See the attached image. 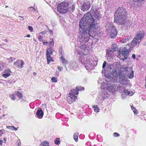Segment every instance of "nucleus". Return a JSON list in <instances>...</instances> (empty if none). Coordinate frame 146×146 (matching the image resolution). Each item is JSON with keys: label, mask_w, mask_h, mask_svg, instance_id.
<instances>
[{"label": "nucleus", "mask_w": 146, "mask_h": 146, "mask_svg": "<svg viewBox=\"0 0 146 146\" xmlns=\"http://www.w3.org/2000/svg\"><path fill=\"white\" fill-rule=\"evenodd\" d=\"M90 3L89 1L84 2L81 6V9L84 11H87L90 8Z\"/></svg>", "instance_id": "11"}, {"label": "nucleus", "mask_w": 146, "mask_h": 146, "mask_svg": "<svg viewBox=\"0 0 146 146\" xmlns=\"http://www.w3.org/2000/svg\"><path fill=\"white\" fill-rule=\"evenodd\" d=\"M92 27H91L90 30L88 29H82L80 28L79 29L80 32L79 35L78 40L80 42V45L82 46L87 43L90 39V36L95 38L98 35L96 31H92Z\"/></svg>", "instance_id": "2"}, {"label": "nucleus", "mask_w": 146, "mask_h": 146, "mask_svg": "<svg viewBox=\"0 0 146 146\" xmlns=\"http://www.w3.org/2000/svg\"><path fill=\"white\" fill-rule=\"evenodd\" d=\"M69 4L66 2H63L59 3L57 7L58 11L60 13H65L68 11Z\"/></svg>", "instance_id": "8"}, {"label": "nucleus", "mask_w": 146, "mask_h": 146, "mask_svg": "<svg viewBox=\"0 0 146 146\" xmlns=\"http://www.w3.org/2000/svg\"><path fill=\"white\" fill-rule=\"evenodd\" d=\"M54 50L52 46H50L49 48H48L46 50V56L51 55L52 54V53Z\"/></svg>", "instance_id": "16"}, {"label": "nucleus", "mask_w": 146, "mask_h": 146, "mask_svg": "<svg viewBox=\"0 0 146 146\" xmlns=\"http://www.w3.org/2000/svg\"><path fill=\"white\" fill-rule=\"evenodd\" d=\"M129 52V50H125L122 52V56L125 57L124 59H126L127 58Z\"/></svg>", "instance_id": "19"}, {"label": "nucleus", "mask_w": 146, "mask_h": 146, "mask_svg": "<svg viewBox=\"0 0 146 146\" xmlns=\"http://www.w3.org/2000/svg\"><path fill=\"white\" fill-rule=\"evenodd\" d=\"M15 94L17 96L19 97V99H21L23 96L22 93L20 92L19 91L16 92H15Z\"/></svg>", "instance_id": "28"}, {"label": "nucleus", "mask_w": 146, "mask_h": 146, "mask_svg": "<svg viewBox=\"0 0 146 146\" xmlns=\"http://www.w3.org/2000/svg\"><path fill=\"white\" fill-rule=\"evenodd\" d=\"M112 75L113 77L115 78H119V82L123 85H127L129 83V80L126 78V76H125V74L123 73L122 72L119 73L116 70L112 71Z\"/></svg>", "instance_id": "5"}, {"label": "nucleus", "mask_w": 146, "mask_h": 146, "mask_svg": "<svg viewBox=\"0 0 146 146\" xmlns=\"http://www.w3.org/2000/svg\"><path fill=\"white\" fill-rule=\"evenodd\" d=\"M84 89L83 87L80 86H77L76 89H72L71 90L70 92L69 93V97L67 98L68 102L69 100H71V103L74 102L77 98V97L75 96V94L77 95L78 94V91L84 90Z\"/></svg>", "instance_id": "6"}, {"label": "nucleus", "mask_w": 146, "mask_h": 146, "mask_svg": "<svg viewBox=\"0 0 146 146\" xmlns=\"http://www.w3.org/2000/svg\"><path fill=\"white\" fill-rule=\"evenodd\" d=\"M14 126H7V128L8 129H11L12 130H13V128Z\"/></svg>", "instance_id": "44"}, {"label": "nucleus", "mask_w": 146, "mask_h": 146, "mask_svg": "<svg viewBox=\"0 0 146 146\" xmlns=\"http://www.w3.org/2000/svg\"><path fill=\"white\" fill-rule=\"evenodd\" d=\"M106 61H104L102 65V68L104 70H105L106 68Z\"/></svg>", "instance_id": "38"}, {"label": "nucleus", "mask_w": 146, "mask_h": 146, "mask_svg": "<svg viewBox=\"0 0 146 146\" xmlns=\"http://www.w3.org/2000/svg\"><path fill=\"white\" fill-rule=\"evenodd\" d=\"M75 5H73L72 6L70 7L69 8L68 7V11L71 13L74 12L75 9Z\"/></svg>", "instance_id": "21"}, {"label": "nucleus", "mask_w": 146, "mask_h": 146, "mask_svg": "<svg viewBox=\"0 0 146 146\" xmlns=\"http://www.w3.org/2000/svg\"><path fill=\"white\" fill-rule=\"evenodd\" d=\"M58 70L59 71H61V68H61L59 66H58Z\"/></svg>", "instance_id": "54"}, {"label": "nucleus", "mask_w": 146, "mask_h": 146, "mask_svg": "<svg viewBox=\"0 0 146 146\" xmlns=\"http://www.w3.org/2000/svg\"><path fill=\"white\" fill-rule=\"evenodd\" d=\"M117 88L118 90L120 93H122L123 94L124 92H125V89L124 87H121L118 88L117 87Z\"/></svg>", "instance_id": "22"}, {"label": "nucleus", "mask_w": 146, "mask_h": 146, "mask_svg": "<svg viewBox=\"0 0 146 146\" xmlns=\"http://www.w3.org/2000/svg\"><path fill=\"white\" fill-rule=\"evenodd\" d=\"M129 92L126 89H125V92H124L123 94H125L126 95H129Z\"/></svg>", "instance_id": "36"}, {"label": "nucleus", "mask_w": 146, "mask_h": 146, "mask_svg": "<svg viewBox=\"0 0 146 146\" xmlns=\"http://www.w3.org/2000/svg\"><path fill=\"white\" fill-rule=\"evenodd\" d=\"M131 67L122 66L121 68V71L119 73L122 72L123 73L125 74V76L129 73V72L132 70V69Z\"/></svg>", "instance_id": "13"}, {"label": "nucleus", "mask_w": 146, "mask_h": 146, "mask_svg": "<svg viewBox=\"0 0 146 146\" xmlns=\"http://www.w3.org/2000/svg\"><path fill=\"white\" fill-rule=\"evenodd\" d=\"M4 73L5 74H11V72L10 69H6L4 70Z\"/></svg>", "instance_id": "34"}, {"label": "nucleus", "mask_w": 146, "mask_h": 146, "mask_svg": "<svg viewBox=\"0 0 146 146\" xmlns=\"http://www.w3.org/2000/svg\"><path fill=\"white\" fill-rule=\"evenodd\" d=\"M36 115L37 117L39 119H41L43 117L44 112L42 111L41 108H38L36 112Z\"/></svg>", "instance_id": "14"}, {"label": "nucleus", "mask_w": 146, "mask_h": 146, "mask_svg": "<svg viewBox=\"0 0 146 146\" xmlns=\"http://www.w3.org/2000/svg\"><path fill=\"white\" fill-rule=\"evenodd\" d=\"M60 139L59 138H56L54 141V143L56 145H59L60 144Z\"/></svg>", "instance_id": "37"}, {"label": "nucleus", "mask_w": 146, "mask_h": 146, "mask_svg": "<svg viewBox=\"0 0 146 146\" xmlns=\"http://www.w3.org/2000/svg\"><path fill=\"white\" fill-rule=\"evenodd\" d=\"M117 89L116 86L113 84H109L106 90L102 93V95L104 98H106L111 94L115 93V92Z\"/></svg>", "instance_id": "7"}, {"label": "nucleus", "mask_w": 146, "mask_h": 146, "mask_svg": "<svg viewBox=\"0 0 146 146\" xmlns=\"http://www.w3.org/2000/svg\"><path fill=\"white\" fill-rule=\"evenodd\" d=\"M132 57L134 59H135V54H133L132 55Z\"/></svg>", "instance_id": "53"}, {"label": "nucleus", "mask_w": 146, "mask_h": 146, "mask_svg": "<svg viewBox=\"0 0 146 146\" xmlns=\"http://www.w3.org/2000/svg\"><path fill=\"white\" fill-rule=\"evenodd\" d=\"M122 26H125V29H128L129 27H130L131 25V23L130 21H128L126 22V20L125 21L124 24L123 25H121Z\"/></svg>", "instance_id": "17"}, {"label": "nucleus", "mask_w": 146, "mask_h": 146, "mask_svg": "<svg viewBox=\"0 0 146 146\" xmlns=\"http://www.w3.org/2000/svg\"><path fill=\"white\" fill-rule=\"evenodd\" d=\"M19 17L21 18H23V17H22V16H19Z\"/></svg>", "instance_id": "61"}, {"label": "nucleus", "mask_w": 146, "mask_h": 146, "mask_svg": "<svg viewBox=\"0 0 146 146\" xmlns=\"http://www.w3.org/2000/svg\"><path fill=\"white\" fill-rule=\"evenodd\" d=\"M112 66L110 64H107L106 65V67L104 70L105 72L106 73L107 72V73H110L111 70L112 68L111 66Z\"/></svg>", "instance_id": "15"}, {"label": "nucleus", "mask_w": 146, "mask_h": 146, "mask_svg": "<svg viewBox=\"0 0 146 146\" xmlns=\"http://www.w3.org/2000/svg\"><path fill=\"white\" fill-rule=\"evenodd\" d=\"M7 138H4V140L5 141L6 140Z\"/></svg>", "instance_id": "59"}, {"label": "nucleus", "mask_w": 146, "mask_h": 146, "mask_svg": "<svg viewBox=\"0 0 146 146\" xmlns=\"http://www.w3.org/2000/svg\"><path fill=\"white\" fill-rule=\"evenodd\" d=\"M28 29L30 31L32 32L33 31V29L32 26H29L28 27Z\"/></svg>", "instance_id": "49"}, {"label": "nucleus", "mask_w": 146, "mask_h": 146, "mask_svg": "<svg viewBox=\"0 0 146 146\" xmlns=\"http://www.w3.org/2000/svg\"><path fill=\"white\" fill-rule=\"evenodd\" d=\"M126 11L123 7H119L115 12V22L119 25L124 24L126 20Z\"/></svg>", "instance_id": "3"}, {"label": "nucleus", "mask_w": 146, "mask_h": 146, "mask_svg": "<svg viewBox=\"0 0 146 146\" xmlns=\"http://www.w3.org/2000/svg\"><path fill=\"white\" fill-rule=\"evenodd\" d=\"M132 109L133 110L134 113L136 115L138 113V112L137 110L133 106H131Z\"/></svg>", "instance_id": "30"}, {"label": "nucleus", "mask_w": 146, "mask_h": 146, "mask_svg": "<svg viewBox=\"0 0 146 146\" xmlns=\"http://www.w3.org/2000/svg\"><path fill=\"white\" fill-rule=\"evenodd\" d=\"M5 115L4 114V115H3L2 116H3V117H4V116H5Z\"/></svg>", "instance_id": "64"}, {"label": "nucleus", "mask_w": 146, "mask_h": 146, "mask_svg": "<svg viewBox=\"0 0 146 146\" xmlns=\"http://www.w3.org/2000/svg\"><path fill=\"white\" fill-rule=\"evenodd\" d=\"M60 59L62 60V63L66 67V70H67V68L66 66V64H68V61L67 60L64 58L63 56H62L60 57Z\"/></svg>", "instance_id": "18"}, {"label": "nucleus", "mask_w": 146, "mask_h": 146, "mask_svg": "<svg viewBox=\"0 0 146 146\" xmlns=\"http://www.w3.org/2000/svg\"><path fill=\"white\" fill-rule=\"evenodd\" d=\"M98 105L93 106L92 107L94 108V110L96 112H98L99 111L100 109L98 108Z\"/></svg>", "instance_id": "29"}, {"label": "nucleus", "mask_w": 146, "mask_h": 146, "mask_svg": "<svg viewBox=\"0 0 146 146\" xmlns=\"http://www.w3.org/2000/svg\"><path fill=\"white\" fill-rule=\"evenodd\" d=\"M20 63H21L20 68H22L23 67V65L24 64V62L22 60H20Z\"/></svg>", "instance_id": "45"}, {"label": "nucleus", "mask_w": 146, "mask_h": 146, "mask_svg": "<svg viewBox=\"0 0 146 146\" xmlns=\"http://www.w3.org/2000/svg\"><path fill=\"white\" fill-rule=\"evenodd\" d=\"M38 38L40 42H42L43 41L42 37L41 36H39Z\"/></svg>", "instance_id": "46"}, {"label": "nucleus", "mask_w": 146, "mask_h": 146, "mask_svg": "<svg viewBox=\"0 0 146 146\" xmlns=\"http://www.w3.org/2000/svg\"><path fill=\"white\" fill-rule=\"evenodd\" d=\"M18 129L17 128L15 127H14V128H13V130H15V131H17Z\"/></svg>", "instance_id": "55"}, {"label": "nucleus", "mask_w": 146, "mask_h": 146, "mask_svg": "<svg viewBox=\"0 0 146 146\" xmlns=\"http://www.w3.org/2000/svg\"><path fill=\"white\" fill-rule=\"evenodd\" d=\"M134 75L133 71V70L131 71L129 76V78L131 79L132 78L134 77Z\"/></svg>", "instance_id": "33"}, {"label": "nucleus", "mask_w": 146, "mask_h": 146, "mask_svg": "<svg viewBox=\"0 0 146 146\" xmlns=\"http://www.w3.org/2000/svg\"><path fill=\"white\" fill-rule=\"evenodd\" d=\"M49 32L50 34V35H52L53 34V32L52 31L50 30V29H49Z\"/></svg>", "instance_id": "51"}, {"label": "nucleus", "mask_w": 146, "mask_h": 146, "mask_svg": "<svg viewBox=\"0 0 146 146\" xmlns=\"http://www.w3.org/2000/svg\"><path fill=\"white\" fill-rule=\"evenodd\" d=\"M28 9L30 11H35V9L33 7H29Z\"/></svg>", "instance_id": "47"}, {"label": "nucleus", "mask_w": 146, "mask_h": 146, "mask_svg": "<svg viewBox=\"0 0 146 146\" xmlns=\"http://www.w3.org/2000/svg\"><path fill=\"white\" fill-rule=\"evenodd\" d=\"M49 144L48 142L44 141L41 143L40 146H49Z\"/></svg>", "instance_id": "24"}, {"label": "nucleus", "mask_w": 146, "mask_h": 146, "mask_svg": "<svg viewBox=\"0 0 146 146\" xmlns=\"http://www.w3.org/2000/svg\"><path fill=\"white\" fill-rule=\"evenodd\" d=\"M20 63V60H17L16 61L14 62V64L15 66H16L18 68H20L21 67Z\"/></svg>", "instance_id": "23"}, {"label": "nucleus", "mask_w": 146, "mask_h": 146, "mask_svg": "<svg viewBox=\"0 0 146 146\" xmlns=\"http://www.w3.org/2000/svg\"><path fill=\"white\" fill-rule=\"evenodd\" d=\"M46 58L47 59L48 61H52V59L51 57H50V55L46 56Z\"/></svg>", "instance_id": "40"}, {"label": "nucleus", "mask_w": 146, "mask_h": 146, "mask_svg": "<svg viewBox=\"0 0 146 146\" xmlns=\"http://www.w3.org/2000/svg\"><path fill=\"white\" fill-rule=\"evenodd\" d=\"M3 116H1L0 117V119L1 118H2L3 117Z\"/></svg>", "instance_id": "62"}, {"label": "nucleus", "mask_w": 146, "mask_h": 146, "mask_svg": "<svg viewBox=\"0 0 146 146\" xmlns=\"http://www.w3.org/2000/svg\"><path fill=\"white\" fill-rule=\"evenodd\" d=\"M14 94H13L12 95H10V97L11 98L12 100H15L16 99V98L15 96V95Z\"/></svg>", "instance_id": "41"}, {"label": "nucleus", "mask_w": 146, "mask_h": 146, "mask_svg": "<svg viewBox=\"0 0 146 146\" xmlns=\"http://www.w3.org/2000/svg\"><path fill=\"white\" fill-rule=\"evenodd\" d=\"M90 14H92V17L96 19H99L100 18V14L98 12L97 10L96 9H94V7L92 6L90 11Z\"/></svg>", "instance_id": "12"}, {"label": "nucleus", "mask_w": 146, "mask_h": 146, "mask_svg": "<svg viewBox=\"0 0 146 146\" xmlns=\"http://www.w3.org/2000/svg\"><path fill=\"white\" fill-rule=\"evenodd\" d=\"M144 35L145 33L143 31H139L131 41L129 45H127L126 47L128 48L129 46V50L131 48H133L140 42L141 40L143 38Z\"/></svg>", "instance_id": "4"}, {"label": "nucleus", "mask_w": 146, "mask_h": 146, "mask_svg": "<svg viewBox=\"0 0 146 146\" xmlns=\"http://www.w3.org/2000/svg\"><path fill=\"white\" fill-rule=\"evenodd\" d=\"M77 65L76 62H72L70 64V66L73 68H74L75 66H76Z\"/></svg>", "instance_id": "31"}, {"label": "nucleus", "mask_w": 146, "mask_h": 146, "mask_svg": "<svg viewBox=\"0 0 146 146\" xmlns=\"http://www.w3.org/2000/svg\"><path fill=\"white\" fill-rule=\"evenodd\" d=\"M4 131H5V130L4 129H3L2 130H0V132H2V133H3V132H4Z\"/></svg>", "instance_id": "56"}, {"label": "nucleus", "mask_w": 146, "mask_h": 146, "mask_svg": "<svg viewBox=\"0 0 146 146\" xmlns=\"http://www.w3.org/2000/svg\"><path fill=\"white\" fill-rule=\"evenodd\" d=\"M119 53L120 54L121 53V51H119Z\"/></svg>", "instance_id": "63"}, {"label": "nucleus", "mask_w": 146, "mask_h": 146, "mask_svg": "<svg viewBox=\"0 0 146 146\" xmlns=\"http://www.w3.org/2000/svg\"><path fill=\"white\" fill-rule=\"evenodd\" d=\"M7 60H8V62L9 63H11L13 62V60H15V59L14 58L11 57L7 59Z\"/></svg>", "instance_id": "42"}, {"label": "nucleus", "mask_w": 146, "mask_h": 146, "mask_svg": "<svg viewBox=\"0 0 146 146\" xmlns=\"http://www.w3.org/2000/svg\"><path fill=\"white\" fill-rule=\"evenodd\" d=\"M33 75H36V73H35V72H34L33 73Z\"/></svg>", "instance_id": "60"}, {"label": "nucleus", "mask_w": 146, "mask_h": 146, "mask_svg": "<svg viewBox=\"0 0 146 146\" xmlns=\"http://www.w3.org/2000/svg\"><path fill=\"white\" fill-rule=\"evenodd\" d=\"M51 81L52 82H57V78L56 77H53L51 78Z\"/></svg>", "instance_id": "32"}, {"label": "nucleus", "mask_w": 146, "mask_h": 146, "mask_svg": "<svg viewBox=\"0 0 146 146\" xmlns=\"http://www.w3.org/2000/svg\"><path fill=\"white\" fill-rule=\"evenodd\" d=\"M113 51L111 50L108 51L107 52L106 54V56L107 57H111L112 56L113 54Z\"/></svg>", "instance_id": "20"}, {"label": "nucleus", "mask_w": 146, "mask_h": 146, "mask_svg": "<svg viewBox=\"0 0 146 146\" xmlns=\"http://www.w3.org/2000/svg\"><path fill=\"white\" fill-rule=\"evenodd\" d=\"M128 39L127 38L123 39L121 40L122 42L125 43L126 42V40H128Z\"/></svg>", "instance_id": "50"}, {"label": "nucleus", "mask_w": 146, "mask_h": 146, "mask_svg": "<svg viewBox=\"0 0 146 146\" xmlns=\"http://www.w3.org/2000/svg\"><path fill=\"white\" fill-rule=\"evenodd\" d=\"M113 135L115 137H118L119 136V134L118 133L116 132L114 133L113 134Z\"/></svg>", "instance_id": "48"}, {"label": "nucleus", "mask_w": 146, "mask_h": 146, "mask_svg": "<svg viewBox=\"0 0 146 146\" xmlns=\"http://www.w3.org/2000/svg\"><path fill=\"white\" fill-rule=\"evenodd\" d=\"M79 60L80 62L82 64L85 65V67L86 69L87 67L90 66V61L89 60H87V56L85 55L81 56L79 58Z\"/></svg>", "instance_id": "10"}, {"label": "nucleus", "mask_w": 146, "mask_h": 146, "mask_svg": "<svg viewBox=\"0 0 146 146\" xmlns=\"http://www.w3.org/2000/svg\"><path fill=\"white\" fill-rule=\"evenodd\" d=\"M26 37H30V35L29 34H28V35H27V36H26Z\"/></svg>", "instance_id": "58"}, {"label": "nucleus", "mask_w": 146, "mask_h": 146, "mask_svg": "<svg viewBox=\"0 0 146 146\" xmlns=\"http://www.w3.org/2000/svg\"><path fill=\"white\" fill-rule=\"evenodd\" d=\"M11 75V74H4L2 75V76L5 78H7Z\"/></svg>", "instance_id": "35"}, {"label": "nucleus", "mask_w": 146, "mask_h": 146, "mask_svg": "<svg viewBox=\"0 0 146 146\" xmlns=\"http://www.w3.org/2000/svg\"><path fill=\"white\" fill-rule=\"evenodd\" d=\"M109 84H107L106 83L103 82L101 86V88L102 89H105V88L107 87Z\"/></svg>", "instance_id": "26"}, {"label": "nucleus", "mask_w": 146, "mask_h": 146, "mask_svg": "<svg viewBox=\"0 0 146 146\" xmlns=\"http://www.w3.org/2000/svg\"><path fill=\"white\" fill-rule=\"evenodd\" d=\"M106 27H108L111 29L110 34V37L111 38L115 37L117 33L116 27L113 26V24L110 23H108L106 24Z\"/></svg>", "instance_id": "9"}, {"label": "nucleus", "mask_w": 146, "mask_h": 146, "mask_svg": "<svg viewBox=\"0 0 146 146\" xmlns=\"http://www.w3.org/2000/svg\"><path fill=\"white\" fill-rule=\"evenodd\" d=\"M48 43L47 42H43V44L44 45H45L46 44H47Z\"/></svg>", "instance_id": "57"}, {"label": "nucleus", "mask_w": 146, "mask_h": 146, "mask_svg": "<svg viewBox=\"0 0 146 146\" xmlns=\"http://www.w3.org/2000/svg\"><path fill=\"white\" fill-rule=\"evenodd\" d=\"M95 22V19L92 17V14L87 13L84 15L80 21V27L88 30H90L91 27L92 28V31H96L97 33H98L100 28L98 23H94Z\"/></svg>", "instance_id": "1"}, {"label": "nucleus", "mask_w": 146, "mask_h": 146, "mask_svg": "<svg viewBox=\"0 0 146 146\" xmlns=\"http://www.w3.org/2000/svg\"><path fill=\"white\" fill-rule=\"evenodd\" d=\"M117 49V46L116 44H113L111 47V50L115 52Z\"/></svg>", "instance_id": "25"}, {"label": "nucleus", "mask_w": 146, "mask_h": 146, "mask_svg": "<svg viewBox=\"0 0 146 146\" xmlns=\"http://www.w3.org/2000/svg\"><path fill=\"white\" fill-rule=\"evenodd\" d=\"M46 33V32L45 31H43V32H41L39 33L40 34H41L42 35H44V34H45Z\"/></svg>", "instance_id": "52"}, {"label": "nucleus", "mask_w": 146, "mask_h": 146, "mask_svg": "<svg viewBox=\"0 0 146 146\" xmlns=\"http://www.w3.org/2000/svg\"><path fill=\"white\" fill-rule=\"evenodd\" d=\"M78 133H75L73 135L74 139L75 140L76 142L78 141Z\"/></svg>", "instance_id": "27"}, {"label": "nucleus", "mask_w": 146, "mask_h": 146, "mask_svg": "<svg viewBox=\"0 0 146 146\" xmlns=\"http://www.w3.org/2000/svg\"><path fill=\"white\" fill-rule=\"evenodd\" d=\"M49 43L50 45H51V46H52V47H53L54 46V40L53 39H52L49 42Z\"/></svg>", "instance_id": "43"}, {"label": "nucleus", "mask_w": 146, "mask_h": 146, "mask_svg": "<svg viewBox=\"0 0 146 146\" xmlns=\"http://www.w3.org/2000/svg\"><path fill=\"white\" fill-rule=\"evenodd\" d=\"M133 1L134 2L137 3H141L144 1L145 0H133Z\"/></svg>", "instance_id": "39"}]
</instances>
